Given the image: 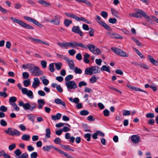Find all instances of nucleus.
<instances>
[{
  "mask_svg": "<svg viewBox=\"0 0 158 158\" xmlns=\"http://www.w3.org/2000/svg\"><path fill=\"white\" fill-rule=\"evenodd\" d=\"M22 76L24 79L27 78L29 76V74L27 72H23L22 73Z\"/></svg>",
  "mask_w": 158,
  "mask_h": 158,
  "instance_id": "obj_51",
  "label": "nucleus"
},
{
  "mask_svg": "<svg viewBox=\"0 0 158 158\" xmlns=\"http://www.w3.org/2000/svg\"><path fill=\"white\" fill-rule=\"evenodd\" d=\"M95 19L100 25L109 31L111 30V29L109 25L102 21L101 18L100 16L97 15Z\"/></svg>",
  "mask_w": 158,
  "mask_h": 158,
  "instance_id": "obj_7",
  "label": "nucleus"
},
{
  "mask_svg": "<svg viewBox=\"0 0 158 158\" xmlns=\"http://www.w3.org/2000/svg\"><path fill=\"white\" fill-rule=\"evenodd\" d=\"M81 115H87L89 114V112L85 110H83L80 112Z\"/></svg>",
  "mask_w": 158,
  "mask_h": 158,
  "instance_id": "obj_40",
  "label": "nucleus"
},
{
  "mask_svg": "<svg viewBox=\"0 0 158 158\" xmlns=\"http://www.w3.org/2000/svg\"><path fill=\"white\" fill-rule=\"evenodd\" d=\"M65 14L68 17L73 18L77 21H78L79 17L75 15L74 14L69 13H65Z\"/></svg>",
  "mask_w": 158,
  "mask_h": 158,
  "instance_id": "obj_21",
  "label": "nucleus"
},
{
  "mask_svg": "<svg viewBox=\"0 0 158 158\" xmlns=\"http://www.w3.org/2000/svg\"><path fill=\"white\" fill-rule=\"evenodd\" d=\"M23 83L25 87L28 86L31 84L30 80L29 79L24 81Z\"/></svg>",
  "mask_w": 158,
  "mask_h": 158,
  "instance_id": "obj_44",
  "label": "nucleus"
},
{
  "mask_svg": "<svg viewBox=\"0 0 158 158\" xmlns=\"http://www.w3.org/2000/svg\"><path fill=\"white\" fill-rule=\"evenodd\" d=\"M141 16H142L145 19L148 18L147 14L145 12L141 10H139L136 13H134V17L141 18L142 17Z\"/></svg>",
  "mask_w": 158,
  "mask_h": 158,
  "instance_id": "obj_10",
  "label": "nucleus"
},
{
  "mask_svg": "<svg viewBox=\"0 0 158 158\" xmlns=\"http://www.w3.org/2000/svg\"><path fill=\"white\" fill-rule=\"evenodd\" d=\"M38 2L41 4H42L44 6L47 7V6H48L50 7L51 6V5L50 3L47 2L43 0H39L38 1Z\"/></svg>",
  "mask_w": 158,
  "mask_h": 158,
  "instance_id": "obj_23",
  "label": "nucleus"
},
{
  "mask_svg": "<svg viewBox=\"0 0 158 158\" xmlns=\"http://www.w3.org/2000/svg\"><path fill=\"white\" fill-rule=\"evenodd\" d=\"M0 123L1 125L4 127L6 126L7 125L6 122L3 119L1 120Z\"/></svg>",
  "mask_w": 158,
  "mask_h": 158,
  "instance_id": "obj_63",
  "label": "nucleus"
},
{
  "mask_svg": "<svg viewBox=\"0 0 158 158\" xmlns=\"http://www.w3.org/2000/svg\"><path fill=\"white\" fill-rule=\"evenodd\" d=\"M68 52L69 54L71 56H74L76 53V51L74 49L69 50H68Z\"/></svg>",
  "mask_w": 158,
  "mask_h": 158,
  "instance_id": "obj_55",
  "label": "nucleus"
},
{
  "mask_svg": "<svg viewBox=\"0 0 158 158\" xmlns=\"http://www.w3.org/2000/svg\"><path fill=\"white\" fill-rule=\"evenodd\" d=\"M17 101L16 97L13 96L10 97L9 99V102L11 105V103H15V102Z\"/></svg>",
  "mask_w": 158,
  "mask_h": 158,
  "instance_id": "obj_31",
  "label": "nucleus"
},
{
  "mask_svg": "<svg viewBox=\"0 0 158 158\" xmlns=\"http://www.w3.org/2000/svg\"><path fill=\"white\" fill-rule=\"evenodd\" d=\"M101 15L105 19H106L108 16V13L105 11H102L101 13Z\"/></svg>",
  "mask_w": 158,
  "mask_h": 158,
  "instance_id": "obj_42",
  "label": "nucleus"
},
{
  "mask_svg": "<svg viewBox=\"0 0 158 158\" xmlns=\"http://www.w3.org/2000/svg\"><path fill=\"white\" fill-rule=\"evenodd\" d=\"M28 155L27 152L23 153L21 155L19 156L18 158H28Z\"/></svg>",
  "mask_w": 158,
  "mask_h": 158,
  "instance_id": "obj_50",
  "label": "nucleus"
},
{
  "mask_svg": "<svg viewBox=\"0 0 158 158\" xmlns=\"http://www.w3.org/2000/svg\"><path fill=\"white\" fill-rule=\"evenodd\" d=\"M131 139L132 141L135 143H137L139 142V138L137 135L132 136Z\"/></svg>",
  "mask_w": 158,
  "mask_h": 158,
  "instance_id": "obj_20",
  "label": "nucleus"
},
{
  "mask_svg": "<svg viewBox=\"0 0 158 158\" xmlns=\"http://www.w3.org/2000/svg\"><path fill=\"white\" fill-rule=\"evenodd\" d=\"M26 95L31 99L33 98V93L32 91L31 90H28Z\"/></svg>",
  "mask_w": 158,
  "mask_h": 158,
  "instance_id": "obj_39",
  "label": "nucleus"
},
{
  "mask_svg": "<svg viewBox=\"0 0 158 158\" xmlns=\"http://www.w3.org/2000/svg\"><path fill=\"white\" fill-rule=\"evenodd\" d=\"M26 39L27 40H31V41L33 42H36L40 43L41 44H43L46 45H49V44L46 42L43 41L42 40L40 39H35L31 37H27L26 38Z\"/></svg>",
  "mask_w": 158,
  "mask_h": 158,
  "instance_id": "obj_11",
  "label": "nucleus"
},
{
  "mask_svg": "<svg viewBox=\"0 0 158 158\" xmlns=\"http://www.w3.org/2000/svg\"><path fill=\"white\" fill-rule=\"evenodd\" d=\"M65 85L68 89L69 90H71L72 89H75L77 88V85L73 81L66 82L65 83Z\"/></svg>",
  "mask_w": 158,
  "mask_h": 158,
  "instance_id": "obj_8",
  "label": "nucleus"
},
{
  "mask_svg": "<svg viewBox=\"0 0 158 158\" xmlns=\"http://www.w3.org/2000/svg\"><path fill=\"white\" fill-rule=\"evenodd\" d=\"M56 56L58 58H59L61 59H63L65 60L68 57L65 56H64L59 54H57Z\"/></svg>",
  "mask_w": 158,
  "mask_h": 158,
  "instance_id": "obj_48",
  "label": "nucleus"
},
{
  "mask_svg": "<svg viewBox=\"0 0 158 158\" xmlns=\"http://www.w3.org/2000/svg\"><path fill=\"white\" fill-rule=\"evenodd\" d=\"M99 67L94 66L91 67L87 68L85 70V74L87 75H91L93 73H98Z\"/></svg>",
  "mask_w": 158,
  "mask_h": 158,
  "instance_id": "obj_5",
  "label": "nucleus"
},
{
  "mask_svg": "<svg viewBox=\"0 0 158 158\" xmlns=\"http://www.w3.org/2000/svg\"><path fill=\"white\" fill-rule=\"evenodd\" d=\"M101 70L106 71L108 73L110 72L109 66H107L105 65H103L101 68Z\"/></svg>",
  "mask_w": 158,
  "mask_h": 158,
  "instance_id": "obj_28",
  "label": "nucleus"
},
{
  "mask_svg": "<svg viewBox=\"0 0 158 158\" xmlns=\"http://www.w3.org/2000/svg\"><path fill=\"white\" fill-rule=\"evenodd\" d=\"M149 88H151L154 92L156 91L157 90V86L154 84L152 85H149Z\"/></svg>",
  "mask_w": 158,
  "mask_h": 158,
  "instance_id": "obj_41",
  "label": "nucleus"
},
{
  "mask_svg": "<svg viewBox=\"0 0 158 158\" xmlns=\"http://www.w3.org/2000/svg\"><path fill=\"white\" fill-rule=\"evenodd\" d=\"M16 147V145L15 143H13L11 145H9V149L11 151L13 150Z\"/></svg>",
  "mask_w": 158,
  "mask_h": 158,
  "instance_id": "obj_59",
  "label": "nucleus"
},
{
  "mask_svg": "<svg viewBox=\"0 0 158 158\" xmlns=\"http://www.w3.org/2000/svg\"><path fill=\"white\" fill-rule=\"evenodd\" d=\"M149 60L153 65L156 66L158 65V61L154 60L152 56L149 55Z\"/></svg>",
  "mask_w": 158,
  "mask_h": 158,
  "instance_id": "obj_24",
  "label": "nucleus"
},
{
  "mask_svg": "<svg viewBox=\"0 0 158 158\" xmlns=\"http://www.w3.org/2000/svg\"><path fill=\"white\" fill-rule=\"evenodd\" d=\"M55 146L52 145H47L43 147V149L44 151H49L51 148L54 149Z\"/></svg>",
  "mask_w": 158,
  "mask_h": 158,
  "instance_id": "obj_25",
  "label": "nucleus"
},
{
  "mask_svg": "<svg viewBox=\"0 0 158 158\" xmlns=\"http://www.w3.org/2000/svg\"><path fill=\"white\" fill-rule=\"evenodd\" d=\"M131 64L136 66H139L141 68H144L145 69H148V66L146 64L143 63H138L137 62H132Z\"/></svg>",
  "mask_w": 158,
  "mask_h": 158,
  "instance_id": "obj_18",
  "label": "nucleus"
},
{
  "mask_svg": "<svg viewBox=\"0 0 158 158\" xmlns=\"http://www.w3.org/2000/svg\"><path fill=\"white\" fill-rule=\"evenodd\" d=\"M82 21L88 24H91V23L85 19V18L83 17H79L78 21Z\"/></svg>",
  "mask_w": 158,
  "mask_h": 158,
  "instance_id": "obj_29",
  "label": "nucleus"
},
{
  "mask_svg": "<svg viewBox=\"0 0 158 158\" xmlns=\"http://www.w3.org/2000/svg\"><path fill=\"white\" fill-rule=\"evenodd\" d=\"M71 23H72V21L71 20L67 19H65L64 20V24L67 27L69 26V25Z\"/></svg>",
  "mask_w": 158,
  "mask_h": 158,
  "instance_id": "obj_30",
  "label": "nucleus"
},
{
  "mask_svg": "<svg viewBox=\"0 0 158 158\" xmlns=\"http://www.w3.org/2000/svg\"><path fill=\"white\" fill-rule=\"evenodd\" d=\"M62 115L60 113H57L56 115L52 116V119L54 121H56L59 119L61 117Z\"/></svg>",
  "mask_w": 158,
  "mask_h": 158,
  "instance_id": "obj_22",
  "label": "nucleus"
},
{
  "mask_svg": "<svg viewBox=\"0 0 158 158\" xmlns=\"http://www.w3.org/2000/svg\"><path fill=\"white\" fill-rule=\"evenodd\" d=\"M40 84V81L38 77L34 78V81L32 83V86L34 89L36 88Z\"/></svg>",
  "mask_w": 158,
  "mask_h": 158,
  "instance_id": "obj_16",
  "label": "nucleus"
},
{
  "mask_svg": "<svg viewBox=\"0 0 158 158\" xmlns=\"http://www.w3.org/2000/svg\"><path fill=\"white\" fill-rule=\"evenodd\" d=\"M74 69V72L76 73H78L80 74L82 72V70L80 68H78L76 67Z\"/></svg>",
  "mask_w": 158,
  "mask_h": 158,
  "instance_id": "obj_45",
  "label": "nucleus"
},
{
  "mask_svg": "<svg viewBox=\"0 0 158 158\" xmlns=\"http://www.w3.org/2000/svg\"><path fill=\"white\" fill-rule=\"evenodd\" d=\"M84 137L85 138H87V140L89 141L90 140L91 135L89 133H87L84 135Z\"/></svg>",
  "mask_w": 158,
  "mask_h": 158,
  "instance_id": "obj_58",
  "label": "nucleus"
},
{
  "mask_svg": "<svg viewBox=\"0 0 158 158\" xmlns=\"http://www.w3.org/2000/svg\"><path fill=\"white\" fill-rule=\"evenodd\" d=\"M110 111L106 109H105L103 111L104 115L105 116H108L110 114Z\"/></svg>",
  "mask_w": 158,
  "mask_h": 158,
  "instance_id": "obj_62",
  "label": "nucleus"
},
{
  "mask_svg": "<svg viewBox=\"0 0 158 158\" xmlns=\"http://www.w3.org/2000/svg\"><path fill=\"white\" fill-rule=\"evenodd\" d=\"M56 18L50 21V23L57 25H59L60 24V19L61 18V17L57 15L55 16Z\"/></svg>",
  "mask_w": 158,
  "mask_h": 158,
  "instance_id": "obj_15",
  "label": "nucleus"
},
{
  "mask_svg": "<svg viewBox=\"0 0 158 158\" xmlns=\"http://www.w3.org/2000/svg\"><path fill=\"white\" fill-rule=\"evenodd\" d=\"M106 34L108 35L113 38L122 39L123 37L121 35L116 33H114L112 32H107Z\"/></svg>",
  "mask_w": 158,
  "mask_h": 158,
  "instance_id": "obj_13",
  "label": "nucleus"
},
{
  "mask_svg": "<svg viewBox=\"0 0 158 158\" xmlns=\"http://www.w3.org/2000/svg\"><path fill=\"white\" fill-rule=\"evenodd\" d=\"M117 19L115 18H110L109 19V22L110 23L114 24L116 23L117 22Z\"/></svg>",
  "mask_w": 158,
  "mask_h": 158,
  "instance_id": "obj_54",
  "label": "nucleus"
},
{
  "mask_svg": "<svg viewBox=\"0 0 158 158\" xmlns=\"http://www.w3.org/2000/svg\"><path fill=\"white\" fill-rule=\"evenodd\" d=\"M131 39L137 45H138V46L141 45V43L136 38L132 37Z\"/></svg>",
  "mask_w": 158,
  "mask_h": 158,
  "instance_id": "obj_57",
  "label": "nucleus"
},
{
  "mask_svg": "<svg viewBox=\"0 0 158 158\" xmlns=\"http://www.w3.org/2000/svg\"><path fill=\"white\" fill-rule=\"evenodd\" d=\"M11 19L13 22L18 24L20 26L24 28L29 29H34V27L26 23L21 20L16 19L15 17H11Z\"/></svg>",
  "mask_w": 158,
  "mask_h": 158,
  "instance_id": "obj_3",
  "label": "nucleus"
},
{
  "mask_svg": "<svg viewBox=\"0 0 158 158\" xmlns=\"http://www.w3.org/2000/svg\"><path fill=\"white\" fill-rule=\"evenodd\" d=\"M111 49L117 55H118L119 51H120L119 49L116 48L112 47Z\"/></svg>",
  "mask_w": 158,
  "mask_h": 158,
  "instance_id": "obj_43",
  "label": "nucleus"
},
{
  "mask_svg": "<svg viewBox=\"0 0 158 158\" xmlns=\"http://www.w3.org/2000/svg\"><path fill=\"white\" fill-rule=\"evenodd\" d=\"M61 146L65 150H69L72 151H74V150L73 149L70 148H69V146L68 145V146H66L65 145H61Z\"/></svg>",
  "mask_w": 158,
  "mask_h": 158,
  "instance_id": "obj_38",
  "label": "nucleus"
},
{
  "mask_svg": "<svg viewBox=\"0 0 158 158\" xmlns=\"http://www.w3.org/2000/svg\"><path fill=\"white\" fill-rule=\"evenodd\" d=\"M11 105L13 106L14 109L16 111H19L20 108L18 107L16 103H11Z\"/></svg>",
  "mask_w": 158,
  "mask_h": 158,
  "instance_id": "obj_53",
  "label": "nucleus"
},
{
  "mask_svg": "<svg viewBox=\"0 0 158 158\" xmlns=\"http://www.w3.org/2000/svg\"><path fill=\"white\" fill-rule=\"evenodd\" d=\"M27 65L28 66V70L30 72H31V71L33 70V69L35 66L33 64L31 63L27 64Z\"/></svg>",
  "mask_w": 158,
  "mask_h": 158,
  "instance_id": "obj_34",
  "label": "nucleus"
},
{
  "mask_svg": "<svg viewBox=\"0 0 158 158\" xmlns=\"http://www.w3.org/2000/svg\"><path fill=\"white\" fill-rule=\"evenodd\" d=\"M55 102L57 104L61 105L64 107H66L65 102L59 98H56L55 99Z\"/></svg>",
  "mask_w": 158,
  "mask_h": 158,
  "instance_id": "obj_19",
  "label": "nucleus"
},
{
  "mask_svg": "<svg viewBox=\"0 0 158 158\" xmlns=\"http://www.w3.org/2000/svg\"><path fill=\"white\" fill-rule=\"evenodd\" d=\"M120 51H119L118 55L122 56L128 57V55L125 51L120 49Z\"/></svg>",
  "mask_w": 158,
  "mask_h": 158,
  "instance_id": "obj_26",
  "label": "nucleus"
},
{
  "mask_svg": "<svg viewBox=\"0 0 158 158\" xmlns=\"http://www.w3.org/2000/svg\"><path fill=\"white\" fill-rule=\"evenodd\" d=\"M72 31L75 33L79 34L81 36H83V32L80 30V27L79 26H73L72 29Z\"/></svg>",
  "mask_w": 158,
  "mask_h": 158,
  "instance_id": "obj_14",
  "label": "nucleus"
},
{
  "mask_svg": "<svg viewBox=\"0 0 158 158\" xmlns=\"http://www.w3.org/2000/svg\"><path fill=\"white\" fill-rule=\"evenodd\" d=\"M55 68L57 70H60L62 64L61 63L58 62L57 63H55Z\"/></svg>",
  "mask_w": 158,
  "mask_h": 158,
  "instance_id": "obj_36",
  "label": "nucleus"
},
{
  "mask_svg": "<svg viewBox=\"0 0 158 158\" xmlns=\"http://www.w3.org/2000/svg\"><path fill=\"white\" fill-rule=\"evenodd\" d=\"M69 100L71 102H74L75 103H77L79 102V100L78 98H75L73 99L72 98H69Z\"/></svg>",
  "mask_w": 158,
  "mask_h": 158,
  "instance_id": "obj_32",
  "label": "nucleus"
},
{
  "mask_svg": "<svg viewBox=\"0 0 158 158\" xmlns=\"http://www.w3.org/2000/svg\"><path fill=\"white\" fill-rule=\"evenodd\" d=\"M14 153L17 156H19L21 154L22 152L19 149H17L14 151Z\"/></svg>",
  "mask_w": 158,
  "mask_h": 158,
  "instance_id": "obj_56",
  "label": "nucleus"
},
{
  "mask_svg": "<svg viewBox=\"0 0 158 158\" xmlns=\"http://www.w3.org/2000/svg\"><path fill=\"white\" fill-rule=\"evenodd\" d=\"M19 105L20 106H22L25 110H29L32 111L36 106L35 103H32L30 105L29 103H24L23 101H19Z\"/></svg>",
  "mask_w": 158,
  "mask_h": 158,
  "instance_id": "obj_2",
  "label": "nucleus"
},
{
  "mask_svg": "<svg viewBox=\"0 0 158 158\" xmlns=\"http://www.w3.org/2000/svg\"><path fill=\"white\" fill-rule=\"evenodd\" d=\"M47 62L44 60H42L41 62V64L42 66V67L44 68H45L47 66Z\"/></svg>",
  "mask_w": 158,
  "mask_h": 158,
  "instance_id": "obj_60",
  "label": "nucleus"
},
{
  "mask_svg": "<svg viewBox=\"0 0 158 158\" xmlns=\"http://www.w3.org/2000/svg\"><path fill=\"white\" fill-rule=\"evenodd\" d=\"M65 60L68 64L70 68L72 70H73L74 68V65L73 61L72 60H70L68 57Z\"/></svg>",
  "mask_w": 158,
  "mask_h": 158,
  "instance_id": "obj_17",
  "label": "nucleus"
},
{
  "mask_svg": "<svg viewBox=\"0 0 158 158\" xmlns=\"http://www.w3.org/2000/svg\"><path fill=\"white\" fill-rule=\"evenodd\" d=\"M4 131L5 133L12 136H19L20 135V131L15 129L13 130L11 127L8 128L7 130H4Z\"/></svg>",
  "mask_w": 158,
  "mask_h": 158,
  "instance_id": "obj_6",
  "label": "nucleus"
},
{
  "mask_svg": "<svg viewBox=\"0 0 158 158\" xmlns=\"http://www.w3.org/2000/svg\"><path fill=\"white\" fill-rule=\"evenodd\" d=\"M134 50L135 51L136 53L141 58H143V54L140 53L137 49L135 48H133Z\"/></svg>",
  "mask_w": 158,
  "mask_h": 158,
  "instance_id": "obj_52",
  "label": "nucleus"
},
{
  "mask_svg": "<svg viewBox=\"0 0 158 158\" xmlns=\"http://www.w3.org/2000/svg\"><path fill=\"white\" fill-rule=\"evenodd\" d=\"M87 48L91 52L96 55H99L101 52L100 50L98 48L91 44H88L87 45L85 44L84 49H87Z\"/></svg>",
  "mask_w": 158,
  "mask_h": 158,
  "instance_id": "obj_4",
  "label": "nucleus"
},
{
  "mask_svg": "<svg viewBox=\"0 0 158 158\" xmlns=\"http://www.w3.org/2000/svg\"><path fill=\"white\" fill-rule=\"evenodd\" d=\"M111 13L114 16L117 18H118L119 17L118 12L117 10H116L114 9L111 8Z\"/></svg>",
  "mask_w": 158,
  "mask_h": 158,
  "instance_id": "obj_27",
  "label": "nucleus"
},
{
  "mask_svg": "<svg viewBox=\"0 0 158 158\" xmlns=\"http://www.w3.org/2000/svg\"><path fill=\"white\" fill-rule=\"evenodd\" d=\"M24 19L27 21L32 22L35 25H36L38 26H40L41 24L37 20H36L35 19H33L31 17L25 16L23 17Z\"/></svg>",
  "mask_w": 158,
  "mask_h": 158,
  "instance_id": "obj_12",
  "label": "nucleus"
},
{
  "mask_svg": "<svg viewBox=\"0 0 158 158\" xmlns=\"http://www.w3.org/2000/svg\"><path fill=\"white\" fill-rule=\"evenodd\" d=\"M90 30L89 31V34L90 36H93L94 35V30L92 28H90Z\"/></svg>",
  "mask_w": 158,
  "mask_h": 158,
  "instance_id": "obj_61",
  "label": "nucleus"
},
{
  "mask_svg": "<svg viewBox=\"0 0 158 158\" xmlns=\"http://www.w3.org/2000/svg\"><path fill=\"white\" fill-rule=\"evenodd\" d=\"M46 133L45 137L47 138L50 137L51 131L50 129L47 128L46 129Z\"/></svg>",
  "mask_w": 158,
  "mask_h": 158,
  "instance_id": "obj_35",
  "label": "nucleus"
},
{
  "mask_svg": "<svg viewBox=\"0 0 158 158\" xmlns=\"http://www.w3.org/2000/svg\"><path fill=\"white\" fill-rule=\"evenodd\" d=\"M131 114V113L130 111L127 110H123V116L129 115Z\"/></svg>",
  "mask_w": 158,
  "mask_h": 158,
  "instance_id": "obj_46",
  "label": "nucleus"
},
{
  "mask_svg": "<svg viewBox=\"0 0 158 158\" xmlns=\"http://www.w3.org/2000/svg\"><path fill=\"white\" fill-rule=\"evenodd\" d=\"M132 90H134V91H139L144 92L147 93V91H144L143 89H141L139 88L136 87H135L134 86H133V89H132Z\"/></svg>",
  "mask_w": 158,
  "mask_h": 158,
  "instance_id": "obj_49",
  "label": "nucleus"
},
{
  "mask_svg": "<svg viewBox=\"0 0 158 158\" xmlns=\"http://www.w3.org/2000/svg\"><path fill=\"white\" fill-rule=\"evenodd\" d=\"M57 44L61 48L65 49H67L68 47L76 48L77 47L84 49L85 45L82 43L75 41L71 42H62L61 43L58 42Z\"/></svg>",
  "mask_w": 158,
  "mask_h": 158,
  "instance_id": "obj_1",
  "label": "nucleus"
},
{
  "mask_svg": "<svg viewBox=\"0 0 158 158\" xmlns=\"http://www.w3.org/2000/svg\"><path fill=\"white\" fill-rule=\"evenodd\" d=\"M49 70L50 72L52 73L53 72L55 71V69L54 67V63H52L49 65Z\"/></svg>",
  "mask_w": 158,
  "mask_h": 158,
  "instance_id": "obj_37",
  "label": "nucleus"
},
{
  "mask_svg": "<svg viewBox=\"0 0 158 158\" xmlns=\"http://www.w3.org/2000/svg\"><path fill=\"white\" fill-rule=\"evenodd\" d=\"M7 109V108L4 106H2L0 107V110L3 112L6 111Z\"/></svg>",
  "mask_w": 158,
  "mask_h": 158,
  "instance_id": "obj_64",
  "label": "nucleus"
},
{
  "mask_svg": "<svg viewBox=\"0 0 158 158\" xmlns=\"http://www.w3.org/2000/svg\"><path fill=\"white\" fill-rule=\"evenodd\" d=\"M31 73L32 75H34L35 76H38L43 74L42 71L40 70V68L36 66Z\"/></svg>",
  "mask_w": 158,
  "mask_h": 158,
  "instance_id": "obj_9",
  "label": "nucleus"
},
{
  "mask_svg": "<svg viewBox=\"0 0 158 158\" xmlns=\"http://www.w3.org/2000/svg\"><path fill=\"white\" fill-rule=\"evenodd\" d=\"M73 78V75H68L65 78V80L68 82L70 81V80L72 79Z\"/></svg>",
  "mask_w": 158,
  "mask_h": 158,
  "instance_id": "obj_47",
  "label": "nucleus"
},
{
  "mask_svg": "<svg viewBox=\"0 0 158 158\" xmlns=\"http://www.w3.org/2000/svg\"><path fill=\"white\" fill-rule=\"evenodd\" d=\"M30 139V136L29 135L24 134L22 137V139L25 141H28Z\"/></svg>",
  "mask_w": 158,
  "mask_h": 158,
  "instance_id": "obj_33",
  "label": "nucleus"
}]
</instances>
